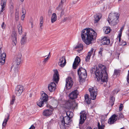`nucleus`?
Masks as SVG:
<instances>
[{
  "label": "nucleus",
  "instance_id": "obj_1",
  "mask_svg": "<svg viewBox=\"0 0 129 129\" xmlns=\"http://www.w3.org/2000/svg\"><path fill=\"white\" fill-rule=\"evenodd\" d=\"M98 68L96 66H95L90 70L91 74H95L98 81L100 80L102 82H107L108 80V74L106 72V67L101 64H99Z\"/></svg>",
  "mask_w": 129,
  "mask_h": 129
},
{
  "label": "nucleus",
  "instance_id": "obj_2",
  "mask_svg": "<svg viewBox=\"0 0 129 129\" xmlns=\"http://www.w3.org/2000/svg\"><path fill=\"white\" fill-rule=\"evenodd\" d=\"M81 37L83 41L87 45L91 44L93 41L95 40L97 34L93 29L85 28L81 32Z\"/></svg>",
  "mask_w": 129,
  "mask_h": 129
},
{
  "label": "nucleus",
  "instance_id": "obj_3",
  "mask_svg": "<svg viewBox=\"0 0 129 129\" xmlns=\"http://www.w3.org/2000/svg\"><path fill=\"white\" fill-rule=\"evenodd\" d=\"M77 73L79 76V82L84 81L87 76L86 70L81 67L78 70Z\"/></svg>",
  "mask_w": 129,
  "mask_h": 129
},
{
  "label": "nucleus",
  "instance_id": "obj_4",
  "mask_svg": "<svg viewBox=\"0 0 129 129\" xmlns=\"http://www.w3.org/2000/svg\"><path fill=\"white\" fill-rule=\"evenodd\" d=\"M41 96L39 100L37 102V105L40 107L43 106L44 103H46L48 99V95L43 91L41 93Z\"/></svg>",
  "mask_w": 129,
  "mask_h": 129
},
{
  "label": "nucleus",
  "instance_id": "obj_5",
  "mask_svg": "<svg viewBox=\"0 0 129 129\" xmlns=\"http://www.w3.org/2000/svg\"><path fill=\"white\" fill-rule=\"evenodd\" d=\"M79 124H82L86 119V114L84 111H82L80 113Z\"/></svg>",
  "mask_w": 129,
  "mask_h": 129
},
{
  "label": "nucleus",
  "instance_id": "obj_6",
  "mask_svg": "<svg viewBox=\"0 0 129 129\" xmlns=\"http://www.w3.org/2000/svg\"><path fill=\"white\" fill-rule=\"evenodd\" d=\"M78 94L79 92L76 89L70 93L69 94V96L70 99L73 100L77 98Z\"/></svg>",
  "mask_w": 129,
  "mask_h": 129
},
{
  "label": "nucleus",
  "instance_id": "obj_7",
  "mask_svg": "<svg viewBox=\"0 0 129 129\" xmlns=\"http://www.w3.org/2000/svg\"><path fill=\"white\" fill-rule=\"evenodd\" d=\"M22 54L21 53H19L16 56L15 61L13 64L19 66L21 63L22 60Z\"/></svg>",
  "mask_w": 129,
  "mask_h": 129
},
{
  "label": "nucleus",
  "instance_id": "obj_8",
  "mask_svg": "<svg viewBox=\"0 0 129 129\" xmlns=\"http://www.w3.org/2000/svg\"><path fill=\"white\" fill-rule=\"evenodd\" d=\"M1 49L0 48V64L3 65L5 63L6 54L5 52L2 53Z\"/></svg>",
  "mask_w": 129,
  "mask_h": 129
},
{
  "label": "nucleus",
  "instance_id": "obj_9",
  "mask_svg": "<svg viewBox=\"0 0 129 129\" xmlns=\"http://www.w3.org/2000/svg\"><path fill=\"white\" fill-rule=\"evenodd\" d=\"M119 16L118 14L115 13L112 14L110 13L109 15L108 21L110 23V21L116 19H118L119 17Z\"/></svg>",
  "mask_w": 129,
  "mask_h": 129
},
{
  "label": "nucleus",
  "instance_id": "obj_10",
  "mask_svg": "<svg viewBox=\"0 0 129 129\" xmlns=\"http://www.w3.org/2000/svg\"><path fill=\"white\" fill-rule=\"evenodd\" d=\"M90 92V96L92 100H95L97 95V89H88Z\"/></svg>",
  "mask_w": 129,
  "mask_h": 129
},
{
  "label": "nucleus",
  "instance_id": "obj_11",
  "mask_svg": "<svg viewBox=\"0 0 129 129\" xmlns=\"http://www.w3.org/2000/svg\"><path fill=\"white\" fill-rule=\"evenodd\" d=\"M18 66L13 64L11 68V71L13 74V76H15L18 74Z\"/></svg>",
  "mask_w": 129,
  "mask_h": 129
},
{
  "label": "nucleus",
  "instance_id": "obj_12",
  "mask_svg": "<svg viewBox=\"0 0 129 129\" xmlns=\"http://www.w3.org/2000/svg\"><path fill=\"white\" fill-rule=\"evenodd\" d=\"M54 74L53 76L52 80L56 83H57L59 79L58 72L56 69L54 70Z\"/></svg>",
  "mask_w": 129,
  "mask_h": 129
},
{
  "label": "nucleus",
  "instance_id": "obj_13",
  "mask_svg": "<svg viewBox=\"0 0 129 129\" xmlns=\"http://www.w3.org/2000/svg\"><path fill=\"white\" fill-rule=\"evenodd\" d=\"M66 63L65 56H63L59 58L58 64L60 67H64L66 65Z\"/></svg>",
  "mask_w": 129,
  "mask_h": 129
},
{
  "label": "nucleus",
  "instance_id": "obj_14",
  "mask_svg": "<svg viewBox=\"0 0 129 129\" xmlns=\"http://www.w3.org/2000/svg\"><path fill=\"white\" fill-rule=\"evenodd\" d=\"M63 119L61 122L64 123L67 125H69L71 122V119L69 116H66L64 117L62 116Z\"/></svg>",
  "mask_w": 129,
  "mask_h": 129
},
{
  "label": "nucleus",
  "instance_id": "obj_15",
  "mask_svg": "<svg viewBox=\"0 0 129 129\" xmlns=\"http://www.w3.org/2000/svg\"><path fill=\"white\" fill-rule=\"evenodd\" d=\"M117 116L115 114L113 115L109 118L108 121V123L112 124L114 123L117 120Z\"/></svg>",
  "mask_w": 129,
  "mask_h": 129
},
{
  "label": "nucleus",
  "instance_id": "obj_16",
  "mask_svg": "<svg viewBox=\"0 0 129 129\" xmlns=\"http://www.w3.org/2000/svg\"><path fill=\"white\" fill-rule=\"evenodd\" d=\"M80 62V58L79 56H77L75 59L73 65V68L74 69H76Z\"/></svg>",
  "mask_w": 129,
  "mask_h": 129
},
{
  "label": "nucleus",
  "instance_id": "obj_17",
  "mask_svg": "<svg viewBox=\"0 0 129 129\" xmlns=\"http://www.w3.org/2000/svg\"><path fill=\"white\" fill-rule=\"evenodd\" d=\"M1 4H0V14H1L5 9L6 2V0H2Z\"/></svg>",
  "mask_w": 129,
  "mask_h": 129
},
{
  "label": "nucleus",
  "instance_id": "obj_18",
  "mask_svg": "<svg viewBox=\"0 0 129 129\" xmlns=\"http://www.w3.org/2000/svg\"><path fill=\"white\" fill-rule=\"evenodd\" d=\"M53 109H51V110L47 109L44 110L43 113V115L46 116H48L52 114Z\"/></svg>",
  "mask_w": 129,
  "mask_h": 129
},
{
  "label": "nucleus",
  "instance_id": "obj_19",
  "mask_svg": "<svg viewBox=\"0 0 129 129\" xmlns=\"http://www.w3.org/2000/svg\"><path fill=\"white\" fill-rule=\"evenodd\" d=\"M12 44L13 46H15L17 43V34L15 32H13L12 34Z\"/></svg>",
  "mask_w": 129,
  "mask_h": 129
},
{
  "label": "nucleus",
  "instance_id": "obj_20",
  "mask_svg": "<svg viewBox=\"0 0 129 129\" xmlns=\"http://www.w3.org/2000/svg\"><path fill=\"white\" fill-rule=\"evenodd\" d=\"M66 89H70L73 84V81L71 79H66Z\"/></svg>",
  "mask_w": 129,
  "mask_h": 129
},
{
  "label": "nucleus",
  "instance_id": "obj_21",
  "mask_svg": "<svg viewBox=\"0 0 129 129\" xmlns=\"http://www.w3.org/2000/svg\"><path fill=\"white\" fill-rule=\"evenodd\" d=\"M101 41L102 44L103 45H108L110 44V40L106 37H104Z\"/></svg>",
  "mask_w": 129,
  "mask_h": 129
},
{
  "label": "nucleus",
  "instance_id": "obj_22",
  "mask_svg": "<svg viewBox=\"0 0 129 129\" xmlns=\"http://www.w3.org/2000/svg\"><path fill=\"white\" fill-rule=\"evenodd\" d=\"M84 97L85 102L87 104H89L91 103V99L89 98V96L88 94H86L84 95Z\"/></svg>",
  "mask_w": 129,
  "mask_h": 129
},
{
  "label": "nucleus",
  "instance_id": "obj_23",
  "mask_svg": "<svg viewBox=\"0 0 129 129\" xmlns=\"http://www.w3.org/2000/svg\"><path fill=\"white\" fill-rule=\"evenodd\" d=\"M101 15L100 14H96L94 16V21L95 23H97L101 17Z\"/></svg>",
  "mask_w": 129,
  "mask_h": 129
},
{
  "label": "nucleus",
  "instance_id": "obj_24",
  "mask_svg": "<svg viewBox=\"0 0 129 129\" xmlns=\"http://www.w3.org/2000/svg\"><path fill=\"white\" fill-rule=\"evenodd\" d=\"M56 84L54 82H51L50 84H49L48 86V89H56Z\"/></svg>",
  "mask_w": 129,
  "mask_h": 129
},
{
  "label": "nucleus",
  "instance_id": "obj_25",
  "mask_svg": "<svg viewBox=\"0 0 129 129\" xmlns=\"http://www.w3.org/2000/svg\"><path fill=\"white\" fill-rule=\"evenodd\" d=\"M110 28L109 27H106L104 28L103 30L104 33L106 34L109 33L111 31Z\"/></svg>",
  "mask_w": 129,
  "mask_h": 129
},
{
  "label": "nucleus",
  "instance_id": "obj_26",
  "mask_svg": "<svg viewBox=\"0 0 129 129\" xmlns=\"http://www.w3.org/2000/svg\"><path fill=\"white\" fill-rule=\"evenodd\" d=\"M57 16L56 14L55 13H53L52 14L51 17V22L53 23L55 22L56 20Z\"/></svg>",
  "mask_w": 129,
  "mask_h": 129
},
{
  "label": "nucleus",
  "instance_id": "obj_27",
  "mask_svg": "<svg viewBox=\"0 0 129 129\" xmlns=\"http://www.w3.org/2000/svg\"><path fill=\"white\" fill-rule=\"evenodd\" d=\"M23 91V89H16L15 92L17 96L20 95Z\"/></svg>",
  "mask_w": 129,
  "mask_h": 129
},
{
  "label": "nucleus",
  "instance_id": "obj_28",
  "mask_svg": "<svg viewBox=\"0 0 129 129\" xmlns=\"http://www.w3.org/2000/svg\"><path fill=\"white\" fill-rule=\"evenodd\" d=\"M83 46L82 44H78L75 47L76 49L80 48V51H81L83 49Z\"/></svg>",
  "mask_w": 129,
  "mask_h": 129
},
{
  "label": "nucleus",
  "instance_id": "obj_29",
  "mask_svg": "<svg viewBox=\"0 0 129 129\" xmlns=\"http://www.w3.org/2000/svg\"><path fill=\"white\" fill-rule=\"evenodd\" d=\"M64 4V3L60 2L58 6L57 7L56 9L58 10L59 11L63 9V5Z\"/></svg>",
  "mask_w": 129,
  "mask_h": 129
},
{
  "label": "nucleus",
  "instance_id": "obj_30",
  "mask_svg": "<svg viewBox=\"0 0 129 129\" xmlns=\"http://www.w3.org/2000/svg\"><path fill=\"white\" fill-rule=\"evenodd\" d=\"M110 22L112 25H114L117 24L118 22V19H116L110 21Z\"/></svg>",
  "mask_w": 129,
  "mask_h": 129
},
{
  "label": "nucleus",
  "instance_id": "obj_31",
  "mask_svg": "<svg viewBox=\"0 0 129 129\" xmlns=\"http://www.w3.org/2000/svg\"><path fill=\"white\" fill-rule=\"evenodd\" d=\"M26 34L21 39V44L22 45H24L25 43L26 39Z\"/></svg>",
  "mask_w": 129,
  "mask_h": 129
},
{
  "label": "nucleus",
  "instance_id": "obj_32",
  "mask_svg": "<svg viewBox=\"0 0 129 129\" xmlns=\"http://www.w3.org/2000/svg\"><path fill=\"white\" fill-rule=\"evenodd\" d=\"M9 115L8 114L7 118L6 119V118H5V120L3 122L2 124L3 127H4L5 126L6 124H7V122L8 121V120L9 119Z\"/></svg>",
  "mask_w": 129,
  "mask_h": 129
},
{
  "label": "nucleus",
  "instance_id": "obj_33",
  "mask_svg": "<svg viewBox=\"0 0 129 129\" xmlns=\"http://www.w3.org/2000/svg\"><path fill=\"white\" fill-rule=\"evenodd\" d=\"M66 114L67 116H69L71 118L73 116V112L70 111H67L66 112Z\"/></svg>",
  "mask_w": 129,
  "mask_h": 129
},
{
  "label": "nucleus",
  "instance_id": "obj_34",
  "mask_svg": "<svg viewBox=\"0 0 129 129\" xmlns=\"http://www.w3.org/2000/svg\"><path fill=\"white\" fill-rule=\"evenodd\" d=\"M121 71L119 70L115 69L114 70L113 75H119Z\"/></svg>",
  "mask_w": 129,
  "mask_h": 129
},
{
  "label": "nucleus",
  "instance_id": "obj_35",
  "mask_svg": "<svg viewBox=\"0 0 129 129\" xmlns=\"http://www.w3.org/2000/svg\"><path fill=\"white\" fill-rule=\"evenodd\" d=\"M98 128H96L95 129H104L105 127L104 125L102 124L100 125V123L99 122L98 123ZM94 129H95V128Z\"/></svg>",
  "mask_w": 129,
  "mask_h": 129
},
{
  "label": "nucleus",
  "instance_id": "obj_36",
  "mask_svg": "<svg viewBox=\"0 0 129 129\" xmlns=\"http://www.w3.org/2000/svg\"><path fill=\"white\" fill-rule=\"evenodd\" d=\"M18 27L19 34L21 35L22 34V26L20 25H19L18 26Z\"/></svg>",
  "mask_w": 129,
  "mask_h": 129
},
{
  "label": "nucleus",
  "instance_id": "obj_37",
  "mask_svg": "<svg viewBox=\"0 0 129 129\" xmlns=\"http://www.w3.org/2000/svg\"><path fill=\"white\" fill-rule=\"evenodd\" d=\"M43 18L42 16H41L40 17V28L41 29H42V26L43 25Z\"/></svg>",
  "mask_w": 129,
  "mask_h": 129
},
{
  "label": "nucleus",
  "instance_id": "obj_38",
  "mask_svg": "<svg viewBox=\"0 0 129 129\" xmlns=\"http://www.w3.org/2000/svg\"><path fill=\"white\" fill-rule=\"evenodd\" d=\"M15 99V96L14 95H13L12 97V100L10 103V105H13L14 104Z\"/></svg>",
  "mask_w": 129,
  "mask_h": 129
},
{
  "label": "nucleus",
  "instance_id": "obj_39",
  "mask_svg": "<svg viewBox=\"0 0 129 129\" xmlns=\"http://www.w3.org/2000/svg\"><path fill=\"white\" fill-rule=\"evenodd\" d=\"M66 105L67 106L68 108H71L73 106V104L72 103H70L69 101H68L66 103Z\"/></svg>",
  "mask_w": 129,
  "mask_h": 129
},
{
  "label": "nucleus",
  "instance_id": "obj_40",
  "mask_svg": "<svg viewBox=\"0 0 129 129\" xmlns=\"http://www.w3.org/2000/svg\"><path fill=\"white\" fill-rule=\"evenodd\" d=\"M65 124L64 123L61 122V124L60 125V128L61 129H66Z\"/></svg>",
  "mask_w": 129,
  "mask_h": 129
},
{
  "label": "nucleus",
  "instance_id": "obj_41",
  "mask_svg": "<svg viewBox=\"0 0 129 129\" xmlns=\"http://www.w3.org/2000/svg\"><path fill=\"white\" fill-rule=\"evenodd\" d=\"M50 52L49 53L48 56L46 58H45L44 60L43 61V62L44 64H45L46 62H47L48 61V59L49 57H50Z\"/></svg>",
  "mask_w": 129,
  "mask_h": 129
},
{
  "label": "nucleus",
  "instance_id": "obj_42",
  "mask_svg": "<svg viewBox=\"0 0 129 129\" xmlns=\"http://www.w3.org/2000/svg\"><path fill=\"white\" fill-rule=\"evenodd\" d=\"M119 91V89H115L112 91V93L113 94H116Z\"/></svg>",
  "mask_w": 129,
  "mask_h": 129
},
{
  "label": "nucleus",
  "instance_id": "obj_43",
  "mask_svg": "<svg viewBox=\"0 0 129 129\" xmlns=\"http://www.w3.org/2000/svg\"><path fill=\"white\" fill-rule=\"evenodd\" d=\"M19 14L17 12H16L15 14V19L16 21H18L19 19Z\"/></svg>",
  "mask_w": 129,
  "mask_h": 129
},
{
  "label": "nucleus",
  "instance_id": "obj_44",
  "mask_svg": "<svg viewBox=\"0 0 129 129\" xmlns=\"http://www.w3.org/2000/svg\"><path fill=\"white\" fill-rule=\"evenodd\" d=\"M25 88L22 85H17L16 87L17 89H23L24 88Z\"/></svg>",
  "mask_w": 129,
  "mask_h": 129
},
{
  "label": "nucleus",
  "instance_id": "obj_45",
  "mask_svg": "<svg viewBox=\"0 0 129 129\" xmlns=\"http://www.w3.org/2000/svg\"><path fill=\"white\" fill-rule=\"evenodd\" d=\"M65 12L64 8L63 9L61 10V11L60 12V17H61L63 15Z\"/></svg>",
  "mask_w": 129,
  "mask_h": 129
},
{
  "label": "nucleus",
  "instance_id": "obj_46",
  "mask_svg": "<svg viewBox=\"0 0 129 129\" xmlns=\"http://www.w3.org/2000/svg\"><path fill=\"white\" fill-rule=\"evenodd\" d=\"M123 106L122 104H121L119 108V111H121L123 108Z\"/></svg>",
  "mask_w": 129,
  "mask_h": 129
},
{
  "label": "nucleus",
  "instance_id": "obj_47",
  "mask_svg": "<svg viewBox=\"0 0 129 129\" xmlns=\"http://www.w3.org/2000/svg\"><path fill=\"white\" fill-rule=\"evenodd\" d=\"M114 101H113L111 100H110L109 101V104L111 106H112L114 104Z\"/></svg>",
  "mask_w": 129,
  "mask_h": 129
},
{
  "label": "nucleus",
  "instance_id": "obj_48",
  "mask_svg": "<svg viewBox=\"0 0 129 129\" xmlns=\"http://www.w3.org/2000/svg\"><path fill=\"white\" fill-rule=\"evenodd\" d=\"M46 106L47 108H49V109H48L51 110V109H53V107L47 104Z\"/></svg>",
  "mask_w": 129,
  "mask_h": 129
},
{
  "label": "nucleus",
  "instance_id": "obj_49",
  "mask_svg": "<svg viewBox=\"0 0 129 129\" xmlns=\"http://www.w3.org/2000/svg\"><path fill=\"white\" fill-rule=\"evenodd\" d=\"M90 57H89L88 56H86L85 58V61L86 62H87L90 59Z\"/></svg>",
  "mask_w": 129,
  "mask_h": 129
},
{
  "label": "nucleus",
  "instance_id": "obj_50",
  "mask_svg": "<svg viewBox=\"0 0 129 129\" xmlns=\"http://www.w3.org/2000/svg\"><path fill=\"white\" fill-rule=\"evenodd\" d=\"M110 100L114 101L115 100V98L113 96L111 95L110 97Z\"/></svg>",
  "mask_w": 129,
  "mask_h": 129
},
{
  "label": "nucleus",
  "instance_id": "obj_51",
  "mask_svg": "<svg viewBox=\"0 0 129 129\" xmlns=\"http://www.w3.org/2000/svg\"><path fill=\"white\" fill-rule=\"evenodd\" d=\"M5 23L4 22H3L1 25V27L3 29H4L5 28Z\"/></svg>",
  "mask_w": 129,
  "mask_h": 129
},
{
  "label": "nucleus",
  "instance_id": "obj_52",
  "mask_svg": "<svg viewBox=\"0 0 129 129\" xmlns=\"http://www.w3.org/2000/svg\"><path fill=\"white\" fill-rule=\"evenodd\" d=\"M119 118H123V116L122 113H120L119 114Z\"/></svg>",
  "mask_w": 129,
  "mask_h": 129
},
{
  "label": "nucleus",
  "instance_id": "obj_53",
  "mask_svg": "<svg viewBox=\"0 0 129 129\" xmlns=\"http://www.w3.org/2000/svg\"><path fill=\"white\" fill-rule=\"evenodd\" d=\"M22 13L23 15H25V10L23 8H22Z\"/></svg>",
  "mask_w": 129,
  "mask_h": 129
},
{
  "label": "nucleus",
  "instance_id": "obj_54",
  "mask_svg": "<svg viewBox=\"0 0 129 129\" xmlns=\"http://www.w3.org/2000/svg\"><path fill=\"white\" fill-rule=\"evenodd\" d=\"M52 13V11L50 9L48 11V15L49 16H50Z\"/></svg>",
  "mask_w": 129,
  "mask_h": 129
},
{
  "label": "nucleus",
  "instance_id": "obj_55",
  "mask_svg": "<svg viewBox=\"0 0 129 129\" xmlns=\"http://www.w3.org/2000/svg\"><path fill=\"white\" fill-rule=\"evenodd\" d=\"M35 127L34 126L32 125L29 129H35Z\"/></svg>",
  "mask_w": 129,
  "mask_h": 129
},
{
  "label": "nucleus",
  "instance_id": "obj_56",
  "mask_svg": "<svg viewBox=\"0 0 129 129\" xmlns=\"http://www.w3.org/2000/svg\"><path fill=\"white\" fill-rule=\"evenodd\" d=\"M92 54V53L90 52H89L88 53L87 56H88L89 57H90Z\"/></svg>",
  "mask_w": 129,
  "mask_h": 129
},
{
  "label": "nucleus",
  "instance_id": "obj_57",
  "mask_svg": "<svg viewBox=\"0 0 129 129\" xmlns=\"http://www.w3.org/2000/svg\"><path fill=\"white\" fill-rule=\"evenodd\" d=\"M10 7L11 8V9H13L14 7V6L13 4L11 3L10 4Z\"/></svg>",
  "mask_w": 129,
  "mask_h": 129
},
{
  "label": "nucleus",
  "instance_id": "obj_58",
  "mask_svg": "<svg viewBox=\"0 0 129 129\" xmlns=\"http://www.w3.org/2000/svg\"><path fill=\"white\" fill-rule=\"evenodd\" d=\"M25 17V15H22L21 16V19L22 20H23Z\"/></svg>",
  "mask_w": 129,
  "mask_h": 129
},
{
  "label": "nucleus",
  "instance_id": "obj_59",
  "mask_svg": "<svg viewBox=\"0 0 129 129\" xmlns=\"http://www.w3.org/2000/svg\"><path fill=\"white\" fill-rule=\"evenodd\" d=\"M68 18L67 17H66L62 21L63 22H65L67 21V19H68Z\"/></svg>",
  "mask_w": 129,
  "mask_h": 129
},
{
  "label": "nucleus",
  "instance_id": "obj_60",
  "mask_svg": "<svg viewBox=\"0 0 129 129\" xmlns=\"http://www.w3.org/2000/svg\"><path fill=\"white\" fill-rule=\"evenodd\" d=\"M122 33H121V32H120V33L118 34L119 38L120 37V38H121V35H122Z\"/></svg>",
  "mask_w": 129,
  "mask_h": 129
},
{
  "label": "nucleus",
  "instance_id": "obj_61",
  "mask_svg": "<svg viewBox=\"0 0 129 129\" xmlns=\"http://www.w3.org/2000/svg\"><path fill=\"white\" fill-rule=\"evenodd\" d=\"M67 0H61V2L63 3H64L66 2Z\"/></svg>",
  "mask_w": 129,
  "mask_h": 129
},
{
  "label": "nucleus",
  "instance_id": "obj_62",
  "mask_svg": "<svg viewBox=\"0 0 129 129\" xmlns=\"http://www.w3.org/2000/svg\"><path fill=\"white\" fill-rule=\"evenodd\" d=\"M48 90L50 92H52L53 91H54L55 89H48Z\"/></svg>",
  "mask_w": 129,
  "mask_h": 129
},
{
  "label": "nucleus",
  "instance_id": "obj_63",
  "mask_svg": "<svg viewBox=\"0 0 129 129\" xmlns=\"http://www.w3.org/2000/svg\"><path fill=\"white\" fill-rule=\"evenodd\" d=\"M122 45L123 46L125 45H126V42H124L122 43Z\"/></svg>",
  "mask_w": 129,
  "mask_h": 129
},
{
  "label": "nucleus",
  "instance_id": "obj_64",
  "mask_svg": "<svg viewBox=\"0 0 129 129\" xmlns=\"http://www.w3.org/2000/svg\"><path fill=\"white\" fill-rule=\"evenodd\" d=\"M123 29V27H121L120 28V32H121L122 33V30Z\"/></svg>",
  "mask_w": 129,
  "mask_h": 129
}]
</instances>
